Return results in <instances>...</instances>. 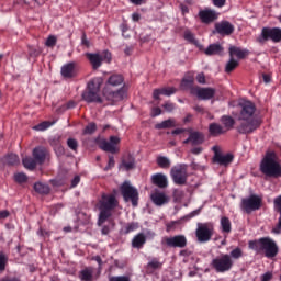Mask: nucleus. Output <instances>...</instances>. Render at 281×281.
I'll use <instances>...</instances> for the list:
<instances>
[{
	"label": "nucleus",
	"instance_id": "f257e3e1",
	"mask_svg": "<svg viewBox=\"0 0 281 281\" xmlns=\"http://www.w3.org/2000/svg\"><path fill=\"white\" fill-rule=\"evenodd\" d=\"M240 114L238 117L239 125L237 126L238 133L249 135L260 126V120L254 116L256 113V105L251 101H241L239 103Z\"/></svg>",
	"mask_w": 281,
	"mask_h": 281
},
{
	"label": "nucleus",
	"instance_id": "f03ea898",
	"mask_svg": "<svg viewBox=\"0 0 281 281\" xmlns=\"http://www.w3.org/2000/svg\"><path fill=\"white\" fill-rule=\"evenodd\" d=\"M249 249L257 254H265L266 258H276L278 256V244L269 237H262L257 240H250L248 243Z\"/></svg>",
	"mask_w": 281,
	"mask_h": 281
},
{
	"label": "nucleus",
	"instance_id": "7ed1b4c3",
	"mask_svg": "<svg viewBox=\"0 0 281 281\" xmlns=\"http://www.w3.org/2000/svg\"><path fill=\"white\" fill-rule=\"evenodd\" d=\"M260 171L266 177L278 179L281 177V165L278 161L276 151H268L260 164Z\"/></svg>",
	"mask_w": 281,
	"mask_h": 281
},
{
	"label": "nucleus",
	"instance_id": "20e7f679",
	"mask_svg": "<svg viewBox=\"0 0 281 281\" xmlns=\"http://www.w3.org/2000/svg\"><path fill=\"white\" fill-rule=\"evenodd\" d=\"M104 80L101 77H95L88 82L87 91L82 93V100L88 103L97 102L98 104H102L104 99L100 97V88Z\"/></svg>",
	"mask_w": 281,
	"mask_h": 281
},
{
	"label": "nucleus",
	"instance_id": "39448f33",
	"mask_svg": "<svg viewBox=\"0 0 281 281\" xmlns=\"http://www.w3.org/2000/svg\"><path fill=\"white\" fill-rule=\"evenodd\" d=\"M117 207V200L113 194H102L99 202V225H102L111 216V210Z\"/></svg>",
	"mask_w": 281,
	"mask_h": 281
},
{
	"label": "nucleus",
	"instance_id": "423d86ee",
	"mask_svg": "<svg viewBox=\"0 0 281 281\" xmlns=\"http://www.w3.org/2000/svg\"><path fill=\"white\" fill-rule=\"evenodd\" d=\"M211 267L216 271V273H225L232 270L234 267V260H232L229 255L223 254L211 261Z\"/></svg>",
	"mask_w": 281,
	"mask_h": 281
},
{
	"label": "nucleus",
	"instance_id": "0eeeda50",
	"mask_svg": "<svg viewBox=\"0 0 281 281\" xmlns=\"http://www.w3.org/2000/svg\"><path fill=\"white\" fill-rule=\"evenodd\" d=\"M195 229V236L198 243H210L214 236V224L212 222L198 223Z\"/></svg>",
	"mask_w": 281,
	"mask_h": 281
},
{
	"label": "nucleus",
	"instance_id": "6e6552de",
	"mask_svg": "<svg viewBox=\"0 0 281 281\" xmlns=\"http://www.w3.org/2000/svg\"><path fill=\"white\" fill-rule=\"evenodd\" d=\"M262 207V198L256 194H251L248 198L241 199L240 210L246 212V214H251V212H256Z\"/></svg>",
	"mask_w": 281,
	"mask_h": 281
},
{
	"label": "nucleus",
	"instance_id": "1a4fd4ad",
	"mask_svg": "<svg viewBox=\"0 0 281 281\" xmlns=\"http://www.w3.org/2000/svg\"><path fill=\"white\" fill-rule=\"evenodd\" d=\"M267 41H272V43H280L281 41V29L280 27H263L261 34L258 36V43H267Z\"/></svg>",
	"mask_w": 281,
	"mask_h": 281
},
{
	"label": "nucleus",
	"instance_id": "9d476101",
	"mask_svg": "<svg viewBox=\"0 0 281 281\" xmlns=\"http://www.w3.org/2000/svg\"><path fill=\"white\" fill-rule=\"evenodd\" d=\"M121 193L123 195L124 201L128 203L131 201L134 207H137V201H139V192L135 187L131 186V182H124L121 186Z\"/></svg>",
	"mask_w": 281,
	"mask_h": 281
},
{
	"label": "nucleus",
	"instance_id": "9b49d317",
	"mask_svg": "<svg viewBox=\"0 0 281 281\" xmlns=\"http://www.w3.org/2000/svg\"><path fill=\"white\" fill-rule=\"evenodd\" d=\"M171 179L176 186L188 183V169L183 165L175 166L170 170Z\"/></svg>",
	"mask_w": 281,
	"mask_h": 281
},
{
	"label": "nucleus",
	"instance_id": "f8f14e48",
	"mask_svg": "<svg viewBox=\"0 0 281 281\" xmlns=\"http://www.w3.org/2000/svg\"><path fill=\"white\" fill-rule=\"evenodd\" d=\"M120 142H122V139L119 136H110L109 140L100 139L98 145L101 150H104V153L115 155V153H120V147L117 146Z\"/></svg>",
	"mask_w": 281,
	"mask_h": 281
},
{
	"label": "nucleus",
	"instance_id": "ddd939ff",
	"mask_svg": "<svg viewBox=\"0 0 281 281\" xmlns=\"http://www.w3.org/2000/svg\"><path fill=\"white\" fill-rule=\"evenodd\" d=\"M87 58L90 60L93 69H100L102 67V63H111V53L109 50H104L103 53H88Z\"/></svg>",
	"mask_w": 281,
	"mask_h": 281
},
{
	"label": "nucleus",
	"instance_id": "4468645a",
	"mask_svg": "<svg viewBox=\"0 0 281 281\" xmlns=\"http://www.w3.org/2000/svg\"><path fill=\"white\" fill-rule=\"evenodd\" d=\"M167 245V247H171L173 249H183L188 246V238L184 235H176L171 237H165L162 239V244Z\"/></svg>",
	"mask_w": 281,
	"mask_h": 281
},
{
	"label": "nucleus",
	"instance_id": "2eb2a0df",
	"mask_svg": "<svg viewBox=\"0 0 281 281\" xmlns=\"http://www.w3.org/2000/svg\"><path fill=\"white\" fill-rule=\"evenodd\" d=\"M103 98H105L108 102H112V103L122 102V100L126 98V91H124L123 89L114 91L113 89H109V87H104Z\"/></svg>",
	"mask_w": 281,
	"mask_h": 281
},
{
	"label": "nucleus",
	"instance_id": "dca6fc26",
	"mask_svg": "<svg viewBox=\"0 0 281 281\" xmlns=\"http://www.w3.org/2000/svg\"><path fill=\"white\" fill-rule=\"evenodd\" d=\"M212 150L214 151L213 161L220 166H229L234 161V155L232 154H221V148L218 146H213Z\"/></svg>",
	"mask_w": 281,
	"mask_h": 281
},
{
	"label": "nucleus",
	"instance_id": "f3484780",
	"mask_svg": "<svg viewBox=\"0 0 281 281\" xmlns=\"http://www.w3.org/2000/svg\"><path fill=\"white\" fill-rule=\"evenodd\" d=\"M199 18L202 23L210 25V23H214L218 19V13L212 9H204L199 11Z\"/></svg>",
	"mask_w": 281,
	"mask_h": 281
},
{
	"label": "nucleus",
	"instance_id": "a211bd4d",
	"mask_svg": "<svg viewBox=\"0 0 281 281\" xmlns=\"http://www.w3.org/2000/svg\"><path fill=\"white\" fill-rule=\"evenodd\" d=\"M215 30L217 34L222 36H229V34L234 33V26L228 21H221L215 24Z\"/></svg>",
	"mask_w": 281,
	"mask_h": 281
},
{
	"label": "nucleus",
	"instance_id": "6ab92c4d",
	"mask_svg": "<svg viewBox=\"0 0 281 281\" xmlns=\"http://www.w3.org/2000/svg\"><path fill=\"white\" fill-rule=\"evenodd\" d=\"M150 199H151L154 205H157L158 207H161V205H166V203H168V201H170V198H168V195H166V193H164V192L153 193Z\"/></svg>",
	"mask_w": 281,
	"mask_h": 281
},
{
	"label": "nucleus",
	"instance_id": "aec40b11",
	"mask_svg": "<svg viewBox=\"0 0 281 281\" xmlns=\"http://www.w3.org/2000/svg\"><path fill=\"white\" fill-rule=\"evenodd\" d=\"M119 168L120 170H125L126 172L135 169V157H133V155L124 156Z\"/></svg>",
	"mask_w": 281,
	"mask_h": 281
},
{
	"label": "nucleus",
	"instance_id": "412c9836",
	"mask_svg": "<svg viewBox=\"0 0 281 281\" xmlns=\"http://www.w3.org/2000/svg\"><path fill=\"white\" fill-rule=\"evenodd\" d=\"M151 183L157 188H168V177L164 173H155L151 176Z\"/></svg>",
	"mask_w": 281,
	"mask_h": 281
},
{
	"label": "nucleus",
	"instance_id": "4be33fe9",
	"mask_svg": "<svg viewBox=\"0 0 281 281\" xmlns=\"http://www.w3.org/2000/svg\"><path fill=\"white\" fill-rule=\"evenodd\" d=\"M33 157L40 166L42 164H45V159L47 157V148H45V147H35L33 149Z\"/></svg>",
	"mask_w": 281,
	"mask_h": 281
},
{
	"label": "nucleus",
	"instance_id": "5701e85b",
	"mask_svg": "<svg viewBox=\"0 0 281 281\" xmlns=\"http://www.w3.org/2000/svg\"><path fill=\"white\" fill-rule=\"evenodd\" d=\"M203 134L199 132H191L189 137L183 140V144H192V146H199V144H203Z\"/></svg>",
	"mask_w": 281,
	"mask_h": 281
},
{
	"label": "nucleus",
	"instance_id": "b1692460",
	"mask_svg": "<svg viewBox=\"0 0 281 281\" xmlns=\"http://www.w3.org/2000/svg\"><path fill=\"white\" fill-rule=\"evenodd\" d=\"M246 56H249V50L241 49L240 47H236V46L229 47L231 58H238V60H243V58H246Z\"/></svg>",
	"mask_w": 281,
	"mask_h": 281
},
{
	"label": "nucleus",
	"instance_id": "393cba45",
	"mask_svg": "<svg viewBox=\"0 0 281 281\" xmlns=\"http://www.w3.org/2000/svg\"><path fill=\"white\" fill-rule=\"evenodd\" d=\"M60 74L63 78H74L76 76V64L68 63L61 67Z\"/></svg>",
	"mask_w": 281,
	"mask_h": 281
},
{
	"label": "nucleus",
	"instance_id": "a878e982",
	"mask_svg": "<svg viewBox=\"0 0 281 281\" xmlns=\"http://www.w3.org/2000/svg\"><path fill=\"white\" fill-rule=\"evenodd\" d=\"M216 90L214 88H200L196 91V95L200 100H212V97L215 95Z\"/></svg>",
	"mask_w": 281,
	"mask_h": 281
},
{
	"label": "nucleus",
	"instance_id": "bb28decb",
	"mask_svg": "<svg viewBox=\"0 0 281 281\" xmlns=\"http://www.w3.org/2000/svg\"><path fill=\"white\" fill-rule=\"evenodd\" d=\"M94 271L95 270L92 267H87L79 272V279L81 281H94L95 280V276L93 274Z\"/></svg>",
	"mask_w": 281,
	"mask_h": 281
},
{
	"label": "nucleus",
	"instance_id": "cd10ccee",
	"mask_svg": "<svg viewBox=\"0 0 281 281\" xmlns=\"http://www.w3.org/2000/svg\"><path fill=\"white\" fill-rule=\"evenodd\" d=\"M177 93V89L175 88H162V89H155L153 93L154 100H159V95H175Z\"/></svg>",
	"mask_w": 281,
	"mask_h": 281
},
{
	"label": "nucleus",
	"instance_id": "c85d7f7f",
	"mask_svg": "<svg viewBox=\"0 0 281 281\" xmlns=\"http://www.w3.org/2000/svg\"><path fill=\"white\" fill-rule=\"evenodd\" d=\"M146 245V236L144 233H138L132 239V247L134 249H142Z\"/></svg>",
	"mask_w": 281,
	"mask_h": 281
},
{
	"label": "nucleus",
	"instance_id": "c756f323",
	"mask_svg": "<svg viewBox=\"0 0 281 281\" xmlns=\"http://www.w3.org/2000/svg\"><path fill=\"white\" fill-rule=\"evenodd\" d=\"M204 54L206 56H221V54H223V46H221V44H210L204 50Z\"/></svg>",
	"mask_w": 281,
	"mask_h": 281
},
{
	"label": "nucleus",
	"instance_id": "7c9ffc66",
	"mask_svg": "<svg viewBox=\"0 0 281 281\" xmlns=\"http://www.w3.org/2000/svg\"><path fill=\"white\" fill-rule=\"evenodd\" d=\"M124 82V77L122 75H112L105 85L109 89H113V87H120Z\"/></svg>",
	"mask_w": 281,
	"mask_h": 281
},
{
	"label": "nucleus",
	"instance_id": "2f4dec72",
	"mask_svg": "<svg viewBox=\"0 0 281 281\" xmlns=\"http://www.w3.org/2000/svg\"><path fill=\"white\" fill-rule=\"evenodd\" d=\"M220 227L222 234H229L232 232V221H229L226 216L221 217Z\"/></svg>",
	"mask_w": 281,
	"mask_h": 281
},
{
	"label": "nucleus",
	"instance_id": "473e14b6",
	"mask_svg": "<svg viewBox=\"0 0 281 281\" xmlns=\"http://www.w3.org/2000/svg\"><path fill=\"white\" fill-rule=\"evenodd\" d=\"M22 164L26 170H35L36 166H38V161L32 158V156H27L22 159Z\"/></svg>",
	"mask_w": 281,
	"mask_h": 281
},
{
	"label": "nucleus",
	"instance_id": "72a5a7b5",
	"mask_svg": "<svg viewBox=\"0 0 281 281\" xmlns=\"http://www.w3.org/2000/svg\"><path fill=\"white\" fill-rule=\"evenodd\" d=\"M209 133L213 135V137H217V135H223L225 131L223 130V126L216 123H212L209 126Z\"/></svg>",
	"mask_w": 281,
	"mask_h": 281
},
{
	"label": "nucleus",
	"instance_id": "f704fd0d",
	"mask_svg": "<svg viewBox=\"0 0 281 281\" xmlns=\"http://www.w3.org/2000/svg\"><path fill=\"white\" fill-rule=\"evenodd\" d=\"M156 162L159 168H162L164 170H168V168L171 166L170 158L166 156H158Z\"/></svg>",
	"mask_w": 281,
	"mask_h": 281
},
{
	"label": "nucleus",
	"instance_id": "c9c22d12",
	"mask_svg": "<svg viewBox=\"0 0 281 281\" xmlns=\"http://www.w3.org/2000/svg\"><path fill=\"white\" fill-rule=\"evenodd\" d=\"M176 122L173 119H169L166 121H162L161 123H158L155 125V128L162 130V128H175Z\"/></svg>",
	"mask_w": 281,
	"mask_h": 281
},
{
	"label": "nucleus",
	"instance_id": "e433bc0d",
	"mask_svg": "<svg viewBox=\"0 0 281 281\" xmlns=\"http://www.w3.org/2000/svg\"><path fill=\"white\" fill-rule=\"evenodd\" d=\"M221 122L227 131L234 128V124H236L234 117L227 115L222 116Z\"/></svg>",
	"mask_w": 281,
	"mask_h": 281
},
{
	"label": "nucleus",
	"instance_id": "4c0bfd02",
	"mask_svg": "<svg viewBox=\"0 0 281 281\" xmlns=\"http://www.w3.org/2000/svg\"><path fill=\"white\" fill-rule=\"evenodd\" d=\"M35 192H38V194H49V186L42 182H36L34 184Z\"/></svg>",
	"mask_w": 281,
	"mask_h": 281
},
{
	"label": "nucleus",
	"instance_id": "58836bf2",
	"mask_svg": "<svg viewBox=\"0 0 281 281\" xmlns=\"http://www.w3.org/2000/svg\"><path fill=\"white\" fill-rule=\"evenodd\" d=\"M238 67V60L234 59V57H231L228 63L226 64L225 71L227 74L234 71Z\"/></svg>",
	"mask_w": 281,
	"mask_h": 281
},
{
	"label": "nucleus",
	"instance_id": "ea45409f",
	"mask_svg": "<svg viewBox=\"0 0 281 281\" xmlns=\"http://www.w3.org/2000/svg\"><path fill=\"white\" fill-rule=\"evenodd\" d=\"M229 258L231 260H239V258H243V249L236 247L235 249H233L231 252H229Z\"/></svg>",
	"mask_w": 281,
	"mask_h": 281
},
{
	"label": "nucleus",
	"instance_id": "a19ab883",
	"mask_svg": "<svg viewBox=\"0 0 281 281\" xmlns=\"http://www.w3.org/2000/svg\"><path fill=\"white\" fill-rule=\"evenodd\" d=\"M7 164L9 165V166H16V165H19V156L16 155V154H10V155H8L7 156Z\"/></svg>",
	"mask_w": 281,
	"mask_h": 281
},
{
	"label": "nucleus",
	"instance_id": "79ce46f5",
	"mask_svg": "<svg viewBox=\"0 0 281 281\" xmlns=\"http://www.w3.org/2000/svg\"><path fill=\"white\" fill-rule=\"evenodd\" d=\"M194 85V77H186L181 81L182 89H190Z\"/></svg>",
	"mask_w": 281,
	"mask_h": 281
},
{
	"label": "nucleus",
	"instance_id": "37998d69",
	"mask_svg": "<svg viewBox=\"0 0 281 281\" xmlns=\"http://www.w3.org/2000/svg\"><path fill=\"white\" fill-rule=\"evenodd\" d=\"M184 38L186 41H188L189 43H192V45H196L199 46V41H196V38L194 37V34L190 31H186L184 32Z\"/></svg>",
	"mask_w": 281,
	"mask_h": 281
},
{
	"label": "nucleus",
	"instance_id": "c03bdc74",
	"mask_svg": "<svg viewBox=\"0 0 281 281\" xmlns=\"http://www.w3.org/2000/svg\"><path fill=\"white\" fill-rule=\"evenodd\" d=\"M139 228V224L132 222L128 223L125 227H124V234H131V232H135V229Z\"/></svg>",
	"mask_w": 281,
	"mask_h": 281
},
{
	"label": "nucleus",
	"instance_id": "a18cd8bd",
	"mask_svg": "<svg viewBox=\"0 0 281 281\" xmlns=\"http://www.w3.org/2000/svg\"><path fill=\"white\" fill-rule=\"evenodd\" d=\"M98 131V126L95 125V123H90L87 125V127L83 131L85 135H93V133Z\"/></svg>",
	"mask_w": 281,
	"mask_h": 281
},
{
	"label": "nucleus",
	"instance_id": "49530a36",
	"mask_svg": "<svg viewBox=\"0 0 281 281\" xmlns=\"http://www.w3.org/2000/svg\"><path fill=\"white\" fill-rule=\"evenodd\" d=\"M147 267L149 269H161V262L157 258H154L147 263Z\"/></svg>",
	"mask_w": 281,
	"mask_h": 281
},
{
	"label": "nucleus",
	"instance_id": "de8ad7c7",
	"mask_svg": "<svg viewBox=\"0 0 281 281\" xmlns=\"http://www.w3.org/2000/svg\"><path fill=\"white\" fill-rule=\"evenodd\" d=\"M5 265H8V257L5 254L0 252V271H5Z\"/></svg>",
	"mask_w": 281,
	"mask_h": 281
},
{
	"label": "nucleus",
	"instance_id": "09e8293b",
	"mask_svg": "<svg viewBox=\"0 0 281 281\" xmlns=\"http://www.w3.org/2000/svg\"><path fill=\"white\" fill-rule=\"evenodd\" d=\"M52 126V123L49 122H42L38 125H35L33 128L34 131H47Z\"/></svg>",
	"mask_w": 281,
	"mask_h": 281
},
{
	"label": "nucleus",
	"instance_id": "8fccbe9b",
	"mask_svg": "<svg viewBox=\"0 0 281 281\" xmlns=\"http://www.w3.org/2000/svg\"><path fill=\"white\" fill-rule=\"evenodd\" d=\"M14 180L16 181V183H25V181H27V176L23 172L15 173Z\"/></svg>",
	"mask_w": 281,
	"mask_h": 281
},
{
	"label": "nucleus",
	"instance_id": "3c124183",
	"mask_svg": "<svg viewBox=\"0 0 281 281\" xmlns=\"http://www.w3.org/2000/svg\"><path fill=\"white\" fill-rule=\"evenodd\" d=\"M56 36L49 35L45 42L46 47H54L56 45Z\"/></svg>",
	"mask_w": 281,
	"mask_h": 281
},
{
	"label": "nucleus",
	"instance_id": "603ef678",
	"mask_svg": "<svg viewBox=\"0 0 281 281\" xmlns=\"http://www.w3.org/2000/svg\"><path fill=\"white\" fill-rule=\"evenodd\" d=\"M67 144H68V148H70L71 150H78V140L74 138H69L67 140Z\"/></svg>",
	"mask_w": 281,
	"mask_h": 281
},
{
	"label": "nucleus",
	"instance_id": "864d4df0",
	"mask_svg": "<svg viewBox=\"0 0 281 281\" xmlns=\"http://www.w3.org/2000/svg\"><path fill=\"white\" fill-rule=\"evenodd\" d=\"M271 280H273V272H270V271L261 274L260 277V281H271Z\"/></svg>",
	"mask_w": 281,
	"mask_h": 281
},
{
	"label": "nucleus",
	"instance_id": "5fc2aeb1",
	"mask_svg": "<svg viewBox=\"0 0 281 281\" xmlns=\"http://www.w3.org/2000/svg\"><path fill=\"white\" fill-rule=\"evenodd\" d=\"M162 109H165V111H167L168 113H172V111H175V103L172 102H166L162 105Z\"/></svg>",
	"mask_w": 281,
	"mask_h": 281
},
{
	"label": "nucleus",
	"instance_id": "6e6d98bb",
	"mask_svg": "<svg viewBox=\"0 0 281 281\" xmlns=\"http://www.w3.org/2000/svg\"><path fill=\"white\" fill-rule=\"evenodd\" d=\"M109 281H131V279L126 276H121V277H110Z\"/></svg>",
	"mask_w": 281,
	"mask_h": 281
},
{
	"label": "nucleus",
	"instance_id": "4d7b16f0",
	"mask_svg": "<svg viewBox=\"0 0 281 281\" xmlns=\"http://www.w3.org/2000/svg\"><path fill=\"white\" fill-rule=\"evenodd\" d=\"M115 166V158L113 156H109L108 166L104 168V170H111Z\"/></svg>",
	"mask_w": 281,
	"mask_h": 281
},
{
	"label": "nucleus",
	"instance_id": "13d9d810",
	"mask_svg": "<svg viewBox=\"0 0 281 281\" xmlns=\"http://www.w3.org/2000/svg\"><path fill=\"white\" fill-rule=\"evenodd\" d=\"M196 80L200 85H205V74L203 72L198 74Z\"/></svg>",
	"mask_w": 281,
	"mask_h": 281
},
{
	"label": "nucleus",
	"instance_id": "bf43d9fd",
	"mask_svg": "<svg viewBox=\"0 0 281 281\" xmlns=\"http://www.w3.org/2000/svg\"><path fill=\"white\" fill-rule=\"evenodd\" d=\"M274 205H276L278 212L281 213V195H279L274 199Z\"/></svg>",
	"mask_w": 281,
	"mask_h": 281
},
{
	"label": "nucleus",
	"instance_id": "052dcab7",
	"mask_svg": "<svg viewBox=\"0 0 281 281\" xmlns=\"http://www.w3.org/2000/svg\"><path fill=\"white\" fill-rule=\"evenodd\" d=\"M158 115H161V108H153L151 117H157Z\"/></svg>",
	"mask_w": 281,
	"mask_h": 281
},
{
	"label": "nucleus",
	"instance_id": "680f3d73",
	"mask_svg": "<svg viewBox=\"0 0 281 281\" xmlns=\"http://www.w3.org/2000/svg\"><path fill=\"white\" fill-rule=\"evenodd\" d=\"M227 0H213L215 8H223Z\"/></svg>",
	"mask_w": 281,
	"mask_h": 281
},
{
	"label": "nucleus",
	"instance_id": "e2e57ef3",
	"mask_svg": "<svg viewBox=\"0 0 281 281\" xmlns=\"http://www.w3.org/2000/svg\"><path fill=\"white\" fill-rule=\"evenodd\" d=\"M273 234H280L281 233V213L279 217L278 225L272 229Z\"/></svg>",
	"mask_w": 281,
	"mask_h": 281
},
{
	"label": "nucleus",
	"instance_id": "0e129e2a",
	"mask_svg": "<svg viewBox=\"0 0 281 281\" xmlns=\"http://www.w3.org/2000/svg\"><path fill=\"white\" fill-rule=\"evenodd\" d=\"M80 183V176H75L74 179L71 180V188H76Z\"/></svg>",
	"mask_w": 281,
	"mask_h": 281
},
{
	"label": "nucleus",
	"instance_id": "69168bd1",
	"mask_svg": "<svg viewBox=\"0 0 281 281\" xmlns=\"http://www.w3.org/2000/svg\"><path fill=\"white\" fill-rule=\"evenodd\" d=\"M192 155H201L203 153V147H194L191 149Z\"/></svg>",
	"mask_w": 281,
	"mask_h": 281
},
{
	"label": "nucleus",
	"instance_id": "338daca9",
	"mask_svg": "<svg viewBox=\"0 0 281 281\" xmlns=\"http://www.w3.org/2000/svg\"><path fill=\"white\" fill-rule=\"evenodd\" d=\"M10 212L8 210L0 211V220L8 218Z\"/></svg>",
	"mask_w": 281,
	"mask_h": 281
},
{
	"label": "nucleus",
	"instance_id": "774afa93",
	"mask_svg": "<svg viewBox=\"0 0 281 281\" xmlns=\"http://www.w3.org/2000/svg\"><path fill=\"white\" fill-rule=\"evenodd\" d=\"M0 281H21V279L16 278V277H13V278L4 277Z\"/></svg>",
	"mask_w": 281,
	"mask_h": 281
}]
</instances>
